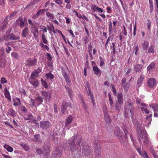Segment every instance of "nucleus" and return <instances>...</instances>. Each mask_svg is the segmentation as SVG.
Segmentation results:
<instances>
[{
    "mask_svg": "<svg viewBox=\"0 0 158 158\" xmlns=\"http://www.w3.org/2000/svg\"><path fill=\"white\" fill-rule=\"evenodd\" d=\"M37 62L36 59L32 60L30 58H28L26 60L27 64L28 66H32L35 65Z\"/></svg>",
    "mask_w": 158,
    "mask_h": 158,
    "instance_id": "13",
    "label": "nucleus"
},
{
    "mask_svg": "<svg viewBox=\"0 0 158 158\" xmlns=\"http://www.w3.org/2000/svg\"><path fill=\"white\" fill-rule=\"evenodd\" d=\"M19 25L21 27H23L24 25V23L23 21V19L21 18H19L18 20H17L16 21V24H19Z\"/></svg>",
    "mask_w": 158,
    "mask_h": 158,
    "instance_id": "23",
    "label": "nucleus"
},
{
    "mask_svg": "<svg viewBox=\"0 0 158 158\" xmlns=\"http://www.w3.org/2000/svg\"><path fill=\"white\" fill-rule=\"evenodd\" d=\"M20 145L26 151H27L29 149V146L27 144L21 143L20 144Z\"/></svg>",
    "mask_w": 158,
    "mask_h": 158,
    "instance_id": "38",
    "label": "nucleus"
},
{
    "mask_svg": "<svg viewBox=\"0 0 158 158\" xmlns=\"http://www.w3.org/2000/svg\"><path fill=\"white\" fill-rule=\"evenodd\" d=\"M40 45L42 48H45L48 51L49 49L48 46L47 45H44L43 43H40Z\"/></svg>",
    "mask_w": 158,
    "mask_h": 158,
    "instance_id": "49",
    "label": "nucleus"
},
{
    "mask_svg": "<svg viewBox=\"0 0 158 158\" xmlns=\"http://www.w3.org/2000/svg\"><path fill=\"white\" fill-rule=\"evenodd\" d=\"M109 24V35H111V31L113 30V29L112 27V23L111 21L110 22Z\"/></svg>",
    "mask_w": 158,
    "mask_h": 158,
    "instance_id": "39",
    "label": "nucleus"
},
{
    "mask_svg": "<svg viewBox=\"0 0 158 158\" xmlns=\"http://www.w3.org/2000/svg\"><path fill=\"white\" fill-rule=\"evenodd\" d=\"M42 94L44 97V99H46V100L48 99V97H49V98H50V94L46 91H42Z\"/></svg>",
    "mask_w": 158,
    "mask_h": 158,
    "instance_id": "27",
    "label": "nucleus"
},
{
    "mask_svg": "<svg viewBox=\"0 0 158 158\" xmlns=\"http://www.w3.org/2000/svg\"><path fill=\"white\" fill-rule=\"evenodd\" d=\"M108 97H109V103L110 104L111 108V109H113L114 106V103L113 102V100L111 97V95L110 94H108Z\"/></svg>",
    "mask_w": 158,
    "mask_h": 158,
    "instance_id": "31",
    "label": "nucleus"
},
{
    "mask_svg": "<svg viewBox=\"0 0 158 158\" xmlns=\"http://www.w3.org/2000/svg\"><path fill=\"white\" fill-rule=\"evenodd\" d=\"M147 83L148 85L150 88H153L156 85V79L153 78H149L148 81Z\"/></svg>",
    "mask_w": 158,
    "mask_h": 158,
    "instance_id": "8",
    "label": "nucleus"
},
{
    "mask_svg": "<svg viewBox=\"0 0 158 158\" xmlns=\"http://www.w3.org/2000/svg\"><path fill=\"white\" fill-rule=\"evenodd\" d=\"M114 134L116 136L120 138L122 136L123 133L119 127H116L114 130Z\"/></svg>",
    "mask_w": 158,
    "mask_h": 158,
    "instance_id": "12",
    "label": "nucleus"
},
{
    "mask_svg": "<svg viewBox=\"0 0 158 158\" xmlns=\"http://www.w3.org/2000/svg\"><path fill=\"white\" fill-rule=\"evenodd\" d=\"M93 70L95 74L97 75L101 73V70L96 65L93 67Z\"/></svg>",
    "mask_w": 158,
    "mask_h": 158,
    "instance_id": "29",
    "label": "nucleus"
},
{
    "mask_svg": "<svg viewBox=\"0 0 158 158\" xmlns=\"http://www.w3.org/2000/svg\"><path fill=\"white\" fill-rule=\"evenodd\" d=\"M135 108L133 104L131 103L126 104L124 110V116L126 117L129 118L131 116L132 118L134 111Z\"/></svg>",
    "mask_w": 158,
    "mask_h": 158,
    "instance_id": "4",
    "label": "nucleus"
},
{
    "mask_svg": "<svg viewBox=\"0 0 158 158\" xmlns=\"http://www.w3.org/2000/svg\"><path fill=\"white\" fill-rule=\"evenodd\" d=\"M143 67V65L141 64H136L134 65V71L136 73H139L141 71Z\"/></svg>",
    "mask_w": 158,
    "mask_h": 158,
    "instance_id": "20",
    "label": "nucleus"
},
{
    "mask_svg": "<svg viewBox=\"0 0 158 158\" xmlns=\"http://www.w3.org/2000/svg\"><path fill=\"white\" fill-rule=\"evenodd\" d=\"M46 77L48 79H52L54 78V75L50 73H47L45 75Z\"/></svg>",
    "mask_w": 158,
    "mask_h": 158,
    "instance_id": "35",
    "label": "nucleus"
},
{
    "mask_svg": "<svg viewBox=\"0 0 158 158\" xmlns=\"http://www.w3.org/2000/svg\"><path fill=\"white\" fill-rule=\"evenodd\" d=\"M151 118L148 116H147L144 123V125L146 126H148L151 124Z\"/></svg>",
    "mask_w": 158,
    "mask_h": 158,
    "instance_id": "26",
    "label": "nucleus"
},
{
    "mask_svg": "<svg viewBox=\"0 0 158 158\" xmlns=\"http://www.w3.org/2000/svg\"><path fill=\"white\" fill-rule=\"evenodd\" d=\"M35 100L38 105L41 104L43 102V98L41 96L36 97L35 99Z\"/></svg>",
    "mask_w": 158,
    "mask_h": 158,
    "instance_id": "30",
    "label": "nucleus"
},
{
    "mask_svg": "<svg viewBox=\"0 0 158 158\" xmlns=\"http://www.w3.org/2000/svg\"><path fill=\"white\" fill-rule=\"evenodd\" d=\"M141 110L143 111L144 112L148 114L149 113V111L145 107H141L140 108Z\"/></svg>",
    "mask_w": 158,
    "mask_h": 158,
    "instance_id": "50",
    "label": "nucleus"
},
{
    "mask_svg": "<svg viewBox=\"0 0 158 158\" xmlns=\"http://www.w3.org/2000/svg\"><path fill=\"white\" fill-rule=\"evenodd\" d=\"M123 98H118L117 101L116 102L119 103V104H121L123 103Z\"/></svg>",
    "mask_w": 158,
    "mask_h": 158,
    "instance_id": "62",
    "label": "nucleus"
},
{
    "mask_svg": "<svg viewBox=\"0 0 158 158\" xmlns=\"http://www.w3.org/2000/svg\"><path fill=\"white\" fill-rule=\"evenodd\" d=\"M70 106V103L68 102H66L64 101H63L62 105L61 107V112L62 114H64L65 112V110L66 108Z\"/></svg>",
    "mask_w": 158,
    "mask_h": 158,
    "instance_id": "14",
    "label": "nucleus"
},
{
    "mask_svg": "<svg viewBox=\"0 0 158 158\" xmlns=\"http://www.w3.org/2000/svg\"><path fill=\"white\" fill-rule=\"evenodd\" d=\"M11 56L16 59L18 58V54L16 52H13L11 54Z\"/></svg>",
    "mask_w": 158,
    "mask_h": 158,
    "instance_id": "61",
    "label": "nucleus"
},
{
    "mask_svg": "<svg viewBox=\"0 0 158 158\" xmlns=\"http://www.w3.org/2000/svg\"><path fill=\"white\" fill-rule=\"evenodd\" d=\"M29 81L30 83L35 87H37L38 86V81L35 78H30Z\"/></svg>",
    "mask_w": 158,
    "mask_h": 158,
    "instance_id": "15",
    "label": "nucleus"
},
{
    "mask_svg": "<svg viewBox=\"0 0 158 158\" xmlns=\"http://www.w3.org/2000/svg\"><path fill=\"white\" fill-rule=\"evenodd\" d=\"M115 44L114 43H112V45L110 46V48L112 49L113 51V53L114 54L115 52V49L114 48Z\"/></svg>",
    "mask_w": 158,
    "mask_h": 158,
    "instance_id": "54",
    "label": "nucleus"
},
{
    "mask_svg": "<svg viewBox=\"0 0 158 158\" xmlns=\"http://www.w3.org/2000/svg\"><path fill=\"white\" fill-rule=\"evenodd\" d=\"M47 16L51 20H53L54 19V17L53 15L49 12H46Z\"/></svg>",
    "mask_w": 158,
    "mask_h": 158,
    "instance_id": "41",
    "label": "nucleus"
},
{
    "mask_svg": "<svg viewBox=\"0 0 158 158\" xmlns=\"http://www.w3.org/2000/svg\"><path fill=\"white\" fill-rule=\"evenodd\" d=\"M97 6L95 5H92L91 6V10L94 12L97 11Z\"/></svg>",
    "mask_w": 158,
    "mask_h": 158,
    "instance_id": "51",
    "label": "nucleus"
},
{
    "mask_svg": "<svg viewBox=\"0 0 158 158\" xmlns=\"http://www.w3.org/2000/svg\"><path fill=\"white\" fill-rule=\"evenodd\" d=\"M133 123L137 128V131L140 138L143 139L144 143L147 144L148 142V137L144 127L139 122L136 120H133Z\"/></svg>",
    "mask_w": 158,
    "mask_h": 158,
    "instance_id": "1",
    "label": "nucleus"
},
{
    "mask_svg": "<svg viewBox=\"0 0 158 158\" xmlns=\"http://www.w3.org/2000/svg\"><path fill=\"white\" fill-rule=\"evenodd\" d=\"M20 109L22 112L23 113H25L27 112V110L26 108L24 106H21L20 108Z\"/></svg>",
    "mask_w": 158,
    "mask_h": 158,
    "instance_id": "52",
    "label": "nucleus"
},
{
    "mask_svg": "<svg viewBox=\"0 0 158 158\" xmlns=\"http://www.w3.org/2000/svg\"><path fill=\"white\" fill-rule=\"evenodd\" d=\"M72 117L70 116L68 117L65 120V126L66 127L68 126L72 121Z\"/></svg>",
    "mask_w": 158,
    "mask_h": 158,
    "instance_id": "25",
    "label": "nucleus"
},
{
    "mask_svg": "<svg viewBox=\"0 0 158 158\" xmlns=\"http://www.w3.org/2000/svg\"><path fill=\"white\" fill-rule=\"evenodd\" d=\"M88 95H90L91 99V100L92 102L93 103V104L94 106V97L90 89H89L88 91Z\"/></svg>",
    "mask_w": 158,
    "mask_h": 158,
    "instance_id": "33",
    "label": "nucleus"
},
{
    "mask_svg": "<svg viewBox=\"0 0 158 158\" xmlns=\"http://www.w3.org/2000/svg\"><path fill=\"white\" fill-rule=\"evenodd\" d=\"M136 150L139 154L142 156L144 157V158H149L147 153L145 152H141V148H137Z\"/></svg>",
    "mask_w": 158,
    "mask_h": 158,
    "instance_id": "18",
    "label": "nucleus"
},
{
    "mask_svg": "<svg viewBox=\"0 0 158 158\" xmlns=\"http://www.w3.org/2000/svg\"><path fill=\"white\" fill-rule=\"evenodd\" d=\"M36 152L39 154H41L43 153V151L41 148H37L36 150Z\"/></svg>",
    "mask_w": 158,
    "mask_h": 158,
    "instance_id": "58",
    "label": "nucleus"
},
{
    "mask_svg": "<svg viewBox=\"0 0 158 158\" xmlns=\"http://www.w3.org/2000/svg\"><path fill=\"white\" fill-rule=\"evenodd\" d=\"M61 154V152L58 149L56 148L52 153L51 158H60Z\"/></svg>",
    "mask_w": 158,
    "mask_h": 158,
    "instance_id": "11",
    "label": "nucleus"
},
{
    "mask_svg": "<svg viewBox=\"0 0 158 158\" xmlns=\"http://www.w3.org/2000/svg\"><path fill=\"white\" fill-rule=\"evenodd\" d=\"M103 111L104 114L105 119L107 123H110L111 122V120L110 116L108 113V111L106 106L104 107L103 109Z\"/></svg>",
    "mask_w": 158,
    "mask_h": 158,
    "instance_id": "7",
    "label": "nucleus"
},
{
    "mask_svg": "<svg viewBox=\"0 0 158 158\" xmlns=\"http://www.w3.org/2000/svg\"><path fill=\"white\" fill-rule=\"evenodd\" d=\"M149 106L152 108L154 112H158V105L156 103H152L150 104Z\"/></svg>",
    "mask_w": 158,
    "mask_h": 158,
    "instance_id": "22",
    "label": "nucleus"
},
{
    "mask_svg": "<svg viewBox=\"0 0 158 158\" xmlns=\"http://www.w3.org/2000/svg\"><path fill=\"white\" fill-rule=\"evenodd\" d=\"M4 94L5 97L7 98L9 101H11V98L10 95V94L9 91L7 90L6 87L4 91Z\"/></svg>",
    "mask_w": 158,
    "mask_h": 158,
    "instance_id": "19",
    "label": "nucleus"
},
{
    "mask_svg": "<svg viewBox=\"0 0 158 158\" xmlns=\"http://www.w3.org/2000/svg\"><path fill=\"white\" fill-rule=\"evenodd\" d=\"M117 99L123 98L122 93L121 92H118L117 94Z\"/></svg>",
    "mask_w": 158,
    "mask_h": 158,
    "instance_id": "63",
    "label": "nucleus"
},
{
    "mask_svg": "<svg viewBox=\"0 0 158 158\" xmlns=\"http://www.w3.org/2000/svg\"><path fill=\"white\" fill-rule=\"evenodd\" d=\"M144 78V76L142 74H141L139 77L138 78L137 82V84L138 86H140L142 85V82Z\"/></svg>",
    "mask_w": 158,
    "mask_h": 158,
    "instance_id": "21",
    "label": "nucleus"
},
{
    "mask_svg": "<svg viewBox=\"0 0 158 158\" xmlns=\"http://www.w3.org/2000/svg\"><path fill=\"white\" fill-rule=\"evenodd\" d=\"M77 143L80 148L79 153L82 152V154L86 156L90 154L89 148L83 139L80 137H78L77 139Z\"/></svg>",
    "mask_w": 158,
    "mask_h": 158,
    "instance_id": "2",
    "label": "nucleus"
},
{
    "mask_svg": "<svg viewBox=\"0 0 158 158\" xmlns=\"http://www.w3.org/2000/svg\"><path fill=\"white\" fill-rule=\"evenodd\" d=\"M50 26H47V29L49 31V32L50 34H52V29H54V26L53 25L52 23H50Z\"/></svg>",
    "mask_w": 158,
    "mask_h": 158,
    "instance_id": "36",
    "label": "nucleus"
},
{
    "mask_svg": "<svg viewBox=\"0 0 158 158\" xmlns=\"http://www.w3.org/2000/svg\"><path fill=\"white\" fill-rule=\"evenodd\" d=\"M0 81L2 84H4L7 82V81L4 77H2L1 78Z\"/></svg>",
    "mask_w": 158,
    "mask_h": 158,
    "instance_id": "55",
    "label": "nucleus"
},
{
    "mask_svg": "<svg viewBox=\"0 0 158 158\" xmlns=\"http://www.w3.org/2000/svg\"><path fill=\"white\" fill-rule=\"evenodd\" d=\"M88 52L89 53V54L91 57H92V54H91V51L92 50V45L89 44L88 46Z\"/></svg>",
    "mask_w": 158,
    "mask_h": 158,
    "instance_id": "48",
    "label": "nucleus"
},
{
    "mask_svg": "<svg viewBox=\"0 0 158 158\" xmlns=\"http://www.w3.org/2000/svg\"><path fill=\"white\" fill-rule=\"evenodd\" d=\"M34 137L36 139V141L40 142L42 140L40 138V135L39 134H36L34 135Z\"/></svg>",
    "mask_w": 158,
    "mask_h": 158,
    "instance_id": "45",
    "label": "nucleus"
},
{
    "mask_svg": "<svg viewBox=\"0 0 158 158\" xmlns=\"http://www.w3.org/2000/svg\"><path fill=\"white\" fill-rule=\"evenodd\" d=\"M76 137L73 136L70 139L67 141L66 143L69 144L70 146L69 150L73 153L77 152L78 153L79 151V146L77 143L76 144L74 143L75 139Z\"/></svg>",
    "mask_w": 158,
    "mask_h": 158,
    "instance_id": "3",
    "label": "nucleus"
},
{
    "mask_svg": "<svg viewBox=\"0 0 158 158\" xmlns=\"http://www.w3.org/2000/svg\"><path fill=\"white\" fill-rule=\"evenodd\" d=\"M136 102L138 104H139L142 106H145V103L141 102L137 100Z\"/></svg>",
    "mask_w": 158,
    "mask_h": 158,
    "instance_id": "64",
    "label": "nucleus"
},
{
    "mask_svg": "<svg viewBox=\"0 0 158 158\" xmlns=\"http://www.w3.org/2000/svg\"><path fill=\"white\" fill-rule=\"evenodd\" d=\"M99 59L100 60V66H102L104 64V60L101 57H99Z\"/></svg>",
    "mask_w": 158,
    "mask_h": 158,
    "instance_id": "59",
    "label": "nucleus"
},
{
    "mask_svg": "<svg viewBox=\"0 0 158 158\" xmlns=\"http://www.w3.org/2000/svg\"><path fill=\"white\" fill-rule=\"evenodd\" d=\"M149 45V43L148 41L145 40L142 44V46L143 50H146Z\"/></svg>",
    "mask_w": 158,
    "mask_h": 158,
    "instance_id": "34",
    "label": "nucleus"
},
{
    "mask_svg": "<svg viewBox=\"0 0 158 158\" xmlns=\"http://www.w3.org/2000/svg\"><path fill=\"white\" fill-rule=\"evenodd\" d=\"M35 100L33 99H31L30 101V105L31 106H35Z\"/></svg>",
    "mask_w": 158,
    "mask_h": 158,
    "instance_id": "60",
    "label": "nucleus"
},
{
    "mask_svg": "<svg viewBox=\"0 0 158 158\" xmlns=\"http://www.w3.org/2000/svg\"><path fill=\"white\" fill-rule=\"evenodd\" d=\"M8 39L11 40H16L19 39V36H15L13 34H10L8 35H6Z\"/></svg>",
    "mask_w": 158,
    "mask_h": 158,
    "instance_id": "16",
    "label": "nucleus"
},
{
    "mask_svg": "<svg viewBox=\"0 0 158 158\" xmlns=\"http://www.w3.org/2000/svg\"><path fill=\"white\" fill-rule=\"evenodd\" d=\"M119 103L116 102L115 105V109L117 110H119L120 109V105Z\"/></svg>",
    "mask_w": 158,
    "mask_h": 158,
    "instance_id": "57",
    "label": "nucleus"
},
{
    "mask_svg": "<svg viewBox=\"0 0 158 158\" xmlns=\"http://www.w3.org/2000/svg\"><path fill=\"white\" fill-rule=\"evenodd\" d=\"M29 29L27 27L24 28L22 32V35L24 37H26L28 34Z\"/></svg>",
    "mask_w": 158,
    "mask_h": 158,
    "instance_id": "28",
    "label": "nucleus"
},
{
    "mask_svg": "<svg viewBox=\"0 0 158 158\" xmlns=\"http://www.w3.org/2000/svg\"><path fill=\"white\" fill-rule=\"evenodd\" d=\"M45 9H41L39 10L36 14V16H39L41 14L43 13L45 11Z\"/></svg>",
    "mask_w": 158,
    "mask_h": 158,
    "instance_id": "47",
    "label": "nucleus"
},
{
    "mask_svg": "<svg viewBox=\"0 0 158 158\" xmlns=\"http://www.w3.org/2000/svg\"><path fill=\"white\" fill-rule=\"evenodd\" d=\"M94 148L95 151V158H100L101 156V148L99 144H95L94 145Z\"/></svg>",
    "mask_w": 158,
    "mask_h": 158,
    "instance_id": "5",
    "label": "nucleus"
},
{
    "mask_svg": "<svg viewBox=\"0 0 158 158\" xmlns=\"http://www.w3.org/2000/svg\"><path fill=\"white\" fill-rule=\"evenodd\" d=\"M148 52L149 53H154V47L153 46H151L148 51Z\"/></svg>",
    "mask_w": 158,
    "mask_h": 158,
    "instance_id": "53",
    "label": "nucleus"
},
{
    "mask_svg": "<svg viewBox=\"0 0 158 158\" xmlns=\"http://www.w3.org/2000/svg\"><path fill=\"white\" fill-rule=\"evenodd\" d=\"M130 85L129 83H128L125 84H124V85H122V86L123 87L124 90L125 91H127L130 87Z\"/></svg>",
    "mask_w": 158,
    "mask_h": 158,
    "instance_id": "44",
    "label": "nucleus"
},
{
    "mask_svg": "<svg viewBox=\"0 0 158 158\" xmlns=\"http://www.w3.org/2000/svg\"><path fill=\"white\" fill-rule=\"evenodd\" d=\"M41 83L42 85L45 88H47L48 87L47 82L41 80Z\"/></svg>",
    "mask_w": 158,
    "mask_h": 158,
    "instance_id": "56",
    "label": "nucleus"
},
{
    "mask_svg": "<svg viewBox=\"0 0 158 158\" xmlns=\"http://www.w3.org/2000/svg\"><path fill=\"white\" fill-rule=\"evenodd\" d=\"M7 114L8 115L11 116L13 118L16 116L15 111L12 108H10L8 109Z\"/></svg>",
    "mask_w": 158,
    "mask_h": 158,
    "instance_id": "17",
    "label": "nucleus"
},
{
    "mask_svg": "<svg viewBox=\"0 0 158 158\" xmlns=\"http://www.w3.org/2000/svg\"><path fill=\"white\" fill-rule=\"evenodd\" d=\"M40 127L42 129H47L50 126V123L48 121H41L40 122Z\"/></svg>",
    "mask_w": 158,
    "mask_h": 158,
    "instance_id": "9",
    "label": "nucleus"
},
{
    "mask_svg": "<svg viewBox=\"0 0 158 158\" xmlns=\"http://www.w3.org/2000/svg\"><path fill=\"white\" fill-rule=\"evenodd\" d=\"M123 128L126 136H127V135L128 134V128L126 126H124L123 127Z\"/></svg>",
    "mask_w": 158,
    "mask_h": 158,
    "instance_id": "42",
    "label": "nucleus"
},
{
    "mask_svg": "<svg viewBox=\"0 0 158 158\" xmlns=\"http://www.w3.org/2000/svg\"><path fill=\"white\" fill-rule=\"evenodd\" d=\"M20 104V100L18 98H16L14 99L13 101V104L14 106H18Z\"/></svg>",
    "mask_w": 158,
    "mask_h": 158,
    "instance_id": "24",
    "label": "nucleus"
},
{
    "mask_svg": "<svg viewBox=\"0 0 158 158\" xmlns=\"http://www.w3.org/2000/svg\"><path fill=\"white\" fill-rule=\"evenodd\" d=\"M33 116L31 114H27L24 117V118L25 119L28 120L32 118Z\"/></svg>",
    "mask_w": 158,
    "mask_h": 158,
    "instance_id": "46",
    "label": "nucleus"
},
{
    "mask_svg": "<svg viewBox=\"0 0 158 158\" xmlns=\"http://www.w3.org/2000/svg\"><path fill=\"white\" fill-rule=\"evenodd\" d=\"M32 28L31 32L33 34L34 36L35 37L36 36V34H37L38 33V31L37 27H34Z\"/></svg>",
    "mask_w": 158,
    "mask_h": 158,
    "instance_id": "37",
    "label": "nucleus"
},
{
    "mask_svg": "<svg viewBox=\"0 0 158 158\" xmlns=\"http://www.w3.org/2000/svg\"><path fill=\"white\" fill-rule=\"evenodd\" d=\"M155 64L153 63H151L148 66L147 68V70L148 71H152L155 67Z\"/></svg>",
    "mask_w": 158,
    "mask_h": 158,
    "instance_id": "32",
    "label": "nucleus"
},
{
    "mask_svg": "<svg viewBox=\"0 0 158 158\" xmlns=\"http://www.w3.org/2000/svg\"><path fill=\"white\" fill-rule=\"evenodd\" d=\"M19 92L20 93L22 96L24 97L26 96V93L25 90L22 88L19 89Z\"/></svg>",
    "mask_w": 158,
    "mask_h": 158,
    "instance_id": "43",
    "label": "nucleus"
},
{
    "mask_svg": "<svg viewBox=\"0 0 158 158\" xmlns=\"http://www.w3.org/2000/svg\"><path fill=\"white\" fill-rule=\"evenodd\" d=\"M17 14V12H14L12 14L10 15H8L4 19V21L5 22L4 23L2 27L1 28V30L2 31L4 30L7 25V21L9 19H10L12 17H14V15H15Z\"/></svg>",
    "mask_w": 158,
    "mask_h": 158,
    "instance_id": "6",
    "label": "nucleus"
},
{
    "mask_svg": "<svg viewBox=\"0 0 158 158\" xmlns=\"http://www.w3.org/2000/svg\"><path fill=\"white\" fill-rule=\"evenodd\" d=\"M39 73V72H38L36 71L32 73L31 74L30 78H35V77H37V76L38 75Z\"/></svg>",
    "mask_w": 158,
    "mask_h": 158,
    "instance_id": "40",
    "label": "nucleus"
},
{
    "mask_svg": "<svg viewBox=\"0 0 158 158\" xmlns=\"http://www.w3.org/2000/svg\"><path fill=\"white\" fill-rule=\"evenodd\" d=\"M44 151V155L45 158H48L49 156L50 147L49 146L45 145L43 147Z\"/></svg>",
    "mask_w": 158,
    "mask_h": 158,
    "instance_id": "10",
    "label": "nucleus"
}]
</instances>
